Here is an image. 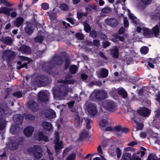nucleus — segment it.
<instances>
[{
	"label": "nucleus",
	"mask_w": 160,
	"mask_h": 160,
	"mask_svg": "<svg viewBox=\"0 0 160 160\" xmlns=\"http://www.w3.org/2000/svg\"><path fill=\"white\" fill-rule=\"evenodd\" d=\"M12 95L18 98H19L22 97L23 93L19 91H17L13 93Z\"/></svg>",
	"instance_id": "50"
},
{
	"label": "nucleus",
	"mask_w": 160,
	"mask_h": 160,
	"mask_svg": "<svg viewBox=\"0 0 160 160\" xmlns=\"http://www.w3.org/2000/svg\"><path fill=\"white\" fill-rule=\"evenodd\" d=\"M98 36L103 40H107L108 39L107 36L101 31H98Z\"/></svg>",
	"instance_id": "41"
},
{
	"label": "nucleus",
	"mask_w": 160,
	"mask_h": 160,
	"mask_svg": "<svg viewBox=\"0 0 160 160\" xmlns=\"http://www.w3.org/2000/svg\"><path fill=\"white\" fill-rule=\"evenodd\" d=\"M20 59L22 61H27V62L26 63H30L33 61L32 59L25 56H21Z\"/></svg>",
	"instance_id": "44"
},
{
	"label": "nucleus",
	"mask_w": 160,
	"mask_h": 160,
	"mask_svg": "<svg viewBox=\"0 0 160 160\" xmlns=\"http://www.w3.org/2000/svg\"><path fill=\"white\" fill-rule=\"evenodd\" d=\"M63 58L65 61L64 68L65 69L67 70L70 67L71 61L69 57L66 55H64Z\"/></svg>",
	"instance_id": "27"
},
{
	"label": "nucleus",
	"mask_w": 160,
	"mask_h": 160,
	"mask_svg": "<svg viewBox=\"0 0 160 160\" xmlns=\"http://www.w3.org/2000/svg\"><path fill=\"white\" fill-rule=\"evenodd\" d=\"M36 83L42 86H45L49 83L48 78L44 76L41 75L38 76L35 79Z\"/></svg>",
	"instance_id": "5"
},
{
	"label": "nucleus",
	"mask_w": 160,
	"mask_h": 160,
	"mask_svg": "<svg viewBox=\"0 0 160 160\" xmlns=\"http://www.w3.org/2000/svg\"><path fill=\"white\" fill-rule=\"evenodd\" d=\"M59 7L62 10L65 11H68L69 9L68 5L65 3L61 4Z\"/></svg>",
	"instance_id": "38"
},
{
	"label": "nucleus",
	"mask_w": 160,
	"mask_h": 160,
	"mask_svg": "<svg viewBox=\"0 0 160 160\" xmlns=\"http://www.w3.org/2000/svg\"><path fill=\"white\" fill-rule=\"evenodd\" d=\"M144 127V125L143 124L141 123H137V126L136 127L137 130H141Z\"/></svg>",
	"instance_id": "58"
},
{
	"label": "nucleus",
	"mask_w": 160,
	"mask_h": 160,
	"mask_svg": "<svg viewBox=\"0 0 160 160\" xmlns=\"http://www.w3.org/2000/svg\"><path fill=\"white\" fill-rule=\"evenodd\" d=\"M11 89L9 88H7L5 91V98H7L9 95L11 94Z\"/></svg>",
	"instance_id": "49"
},
{
	"label": "nucleus",
	"mask_w": 160,
	"mask_h": 160,
	"mask_svg": "<svg viewBox=\"0 0 160 160\" xmlns=\"http://www.w3.org/2000/svg\"><path fill=\"white\" fill-rule=\"evenodd\" d=\"M87 20L83 22V24L84 26V29L87 32H89L91 30V28L89 24L87 22Z\"/></svg>",
	"instance_id": "35"
},
{
	"label": "nucleus",
	"mask_w": 160,
	"mask_h": 160,
	"mask_svg": "<svg viewBox=\"0 0 160 160\" xmlns=\"http://www.w3.org/2000/svg\"><path fill=\"white\" fill-rule=\"evenodd\" d=\"M55 144L54 146L56 154H58L60 152V150L63 148V145L62 141L54 142Z\"/></svg>",
	"instance_id": "16"
},
{
	"label": "nucleus",
	"mask_w": 160,
	"mask_h": 160,
	"mask_svg": "<svg viewBox=\"0 0 160 160\" xmlns=\"http://www.w3.org/2000/svg\"><path fill=\"white\" fill-rule=\"evenodd\" d=\"M2 55L7 57V59L10 61L13 58L14 56V52L10 50L4 51L2 52Z\"/></svg>",
	"instance_id": "12"
},
{
	"label": "nucleus",
	"mask_w": 160,
	"mask_h": 160,
	"mask_svg": "<svg viewBox=\"0 0 160 160\" xmlns=\"http://www.w3.org/2000/svg\"><path fill=\"white\" fill-rule=\"evenodd\" d=\"M38 138L39 141L43 140L44 142H46L48 141V137L47 136L44 135L43 132H39Z\"/></svg>",
	"instance_id": "28"
},
{
	"label": "nucleus",
	"mask_w": 160,
	"mask_h": 160,
	"mask_svg": "<svg viewBox=\"0 0 160 160\" xmlns=\"http://www.w3.org/2000/svg\"><path fill=\"white\" fill-rule=\"evenodd\" d=\"M97 100L101 101L107 98V93L103 90H98L94 91L92 94Z\"/></svg>",
	"instance_id": "6"
},
{
	"label": "nucleus",
	"mask_w": 160,
	"mask_h": 160,
	"mask_svg": "<svg viewBox=\"0 0 160 160\" xmlns=\"http://www.w3.org/2000/svg\"><path fill=\"white\" fill-rule=\"evenodd\" d=\"M34 131V129L31 126L26 127L24 130L23 133L27 137H29L31 136Z\"/></svg>",
	"instance_id": "15"
},
{
	"label": "nucleus",
	"mask_w": 160,
	"mask_h": 160,
	"mask_svg": "<svg viewBox=\"0 0 160 160\" xmlns=\"http://www.w3.org/2000/svg\"><path fill=\"white\" fill-rule=\"evenodd\" d=\"M42 125L44 129L47 131H50L52 129V125L50 122L44 121L42 123Z\"/></svg>",
	"instance_id": "22"
},
{
	"label": "nucleus",
	"mask_w": 160,
	"mask_h": 160,
	"mask_svg": "<svg viewBox=\"0 0 160 160\" xmlns=\"http://www.w3.org/2000/svg\"><path fill=\"white\" fill-rule=\"evenodd\" d=\"M24 21V18L22 17H19L15 19L12 22L13 25L17 27H20L23 23Z\"/></svg>",
	"instance_id": "17"
},
{
	"label": "nucleus",
	"mask_w": 160,
	"mask_h": 160,
	"mask_svg": "<svg viewBox=\"0 0 160 160\" xmlns=\"http://www.w3.org/2000/svg\"><path fill=\"white\" fill-rule=\"evenodd\" d=\"M152 30L153 34H154L155 37H158V34L159 32V29L158 25H156L152 28Z\"/></svg>",
	"instance_id": "32"
},
{
	"label": "nucleus",
	"mask_w": 160,
	"mask_h": 160,
	"mask_svg": "<svg viewBox=\"0 0 160 160\" xmlns=\"http://www.w3.org/2000/svg\"><path fill=\"white\" fill-rule=\"evenodd\" d=\"M105 22L107 24L112 28H116L119 24L118 21L114 18H107L105 20Z\"/></svg>",
	"instance_id": "7"
},
{
	"label": "nucleus",
	"mask_w": 160,
	"mask_h": 160,
	"mask_svg": "<svg viewBox=\"0 0 160 160\" xmlns=\"http://www.w3.org/2000/svg\"><path fill=\"white\" fill-rule=\"evenodd\" d=\"M10 148V149L15 150L19 148V145L16 141H13L11 142Z\"/></svg>",
	"instance_id": "33"
},
{
	"label": "nucleus",
	"mask_w": 160,
	"mask_h": 160,
	"mask_svg": "<svg viewBox=\"0 0 160 160\" xmlns=\"http://www.w3.org/2000/svg\"><path fill=\"white\" fill-rule=\"evenodd\" d=\"M1 41L7 45H11L12 44V41L11 38L8 37H2L1 39Z\"/></svg>",
	"instance_id": "24"
},
{
	"label": "nucleus",
	"mask_w": 160,
	"mask_h": 160,
	"mask_svg": "<svg viewBox=\"0 0 160 160\" xmlns=\"http://www.w3.org/2000/svg\"><path fill=\"white\" fill-rule=\"evenodd\" d=\"M76 158V154L75 153H72L68 156L66 160H75Z\"/></svg>",
	"instance_id": "52"
},
{
	"label": "nucleus",
	"mask_w": 160,
	"mask_h": 160,
	"mask_svg": "<svg viewBox=\"0 0 160 160\" xmlns=\"http://www.w3.org/2000/svg\"><path fill=\"white\" fill-rule=\"evenodd\" d=\"M143 35L147 38H151L153 36L152 30H149L147 28H143Z\"/></svg>",
	"instance_id": "19"
},
{
	"label": "nucleus",
	"mask_w": 160,
	"mask_h": 160,
	"mask_svg": "<svg viewBox=\"0 0 160 160\" xmlns=\"http://www.w3.org/2000/svg\"><path fill=\"white\" fill-rule=\"evenodd\" d=\"M41 8L44 10H47L49 8V4L46 2L42 3L41 4Z\"/></svg>",
	"instance_id": "53"
},
{
	"label": "nucleus",
	"mask_w": 160,
	"mask_h": 160,
	"mask_svg": "<svg viewBox=\"0 0 160 160\" xmlns=\"http://www.w3.org/2000/svg\"><path fill=\"white\" fill-rule=\"evenodd\" d=\"M87 109L89 114L92 116H95L97 113V108L94 104L92 103L88 104L87 106Z\"/></svg>",
	"instance_id": "10"
},
{
	"label": "nucleus",
	"mask_w": 160,
	"mask_h": 160,
	"mask_svg": "<svg viewBox=\"0 0 160 160\" xmlns=\"http://www.w3.org/2000/svg\"><path fill=\"white\" fill-rule=\"evenodd\" d=\"M66 20L72 24L74 25V26H76L78 25V22H74V21L72 18H67Z\"/></svg>",
	"instance_id": "45"
},
{
	"label": "nucleus",
	"mask_w": 160,
	"mask_h": 160,
	"mask_svg": "<svg viewBox=\"0 0 160 160\" xmlns=\"http://www.w3.org/2000/svg\"><path fill=\"white\" fill-rule=\"evenodd\" d=\"M28 107L34 112L38 111L39 110L38 104L32 100H30L27 103Z\"/></svg>",
	"instance_id": "8"
},
{
	"label": "nucleus",
	"mask_w": 160,
	"mask_h": 160,
	"mask_svg": "<svg viewBox=\"0 0 160 160\" xmlns=\"http://www.w3.org/2000/svg\"><path fill=\"white\" fill-rule=\"evenodd\" d=\"M68 93L67 89L64 85L59 86L58 88L53 90L52 94L54 98H60L65 96Z\"/></svg>",
	"instance_id": "2"
},
{
	"label": "nucleus",
	"mask_w": 160,
	"mask_h": 160,
	"mask_svg": "<svg viewBox=\"0 0 160 160\" xmlns=\"http://www.w3.org/2000/svg\"><path fill=\"white\" fill-rule=\"evenodd\" d=\"M15 141L19 146L23 145L25 141V138L23 137H19Z\"/></svg>",
	"instance_id": "34"
},
{
	"label": "nucleus",
	"mask_w": 160,
	"mask_h": 160,
	"mask_svg": "<svg viewBox=\"0 0 160 160\" xmlns=\"http://www.w3.org/2000/svg\"><path fill=\"white\" fill-rule=\"evenodd\" d=\"M110 54L111 56L113 58H117L119 57V49L117 47L110 50Z\"/></svg>",
	"instance_id": "21"
},
{
	"label": "nucleus",
	"mask_w": 160,
	"mask_h": 160,
	"mask_svg": "<svg viewBox=\"0 0 160 160\" xmlns=\"http://www.w3.org/2000/svg\"><path fill=\"white\" fill-rule=\"evenodd\" d=\"M110 44L111 43L108 41L103 42H102L103 47L104 48H106L110 46Z\"/></svg>",
	"instance_id": "59"
},
{
	"label": "nucleus",
	"mask_w": 160,
	"mask_h": 160,
	"mask_svg": "<svg viewBox=\"0 0 160 160\" xmlns=\"http://www.w3.org/2000/svg\"><path fill=\"white\" fill-rule=\"evenodd\" d=\"M63 62L62 56L57 54L54 56L52 60L45 62L43 68L48 74L51 75L53 73L52 68L56 65H61Z\"/></svg>",
	"instance_id": "1"
},
{
	"label": "nucleus",
	"mask_w": 160,
	"mask_h": 160,
	"mask_svg": "<svg viewBox=\"0 0 160 160\" xmlns=\"http://www.w3.org/2000/svg\"><path fill=\"white\" fill-rule=\"evenodd\" d=\"M38 98L39 100L42 102L47 101L48 99L47 94L43 91H40L38 92Z\"/></svg>",
	"instance_id": "14"
},
{
	"label": "nucleus",
	"mask_w": 160,
	"mask_h": 160,
	"mask_svg": "<svg viewBox=\"0 0 160 160\" xmlns=\"http://www.w3.org/2000/svg\"><path fill=\"white\" fill-rule=\"evenodd\" d=\"M77 18L78 20H80L83 16V12L81 11H78L77 12Z\"/></svg>",
	"instance_id": "62"
},
{
	"label": "nucleus",
	"mask_w": 160,
	"mask_h": 160,
	"mask_svg": "<svg viewBox=\"0 0 160 160\" xmlns=\"http://www.w3.org/2000/svg\"><path fill=\"white\" fill-rule=\"evenodd\" d=\"M90 35L93 38H95L98 36V31L97 32L95 30H92L90 32Z\"/></svg>",
	"instance_id": "39"
},
{
	"label": "nucleus",
	"mask_w": 160,
	"mask_h": 160,
	"mask_svg": "<svg viewBox=\"0 0 160 160\" xmlns=\"http://www.w3.org/2000/svg\"><path fill=\"white\" fill-rule=\"evenodd\" d=\"M140 50L141 53L146 54L148 52L149 48L147 46H143L141 48Z\"/></svg>",
	"instance_id": "37"
},
{
	"label": "nucleus",
	"mask_w": 160,
	"mask_h": 160,
	"mask_svg": "<svg viewBox=\"0 0 160 160\" xmlns=\"http://www.w3.org/2000/svg\"><path fill=\"white\" fill-rule=\"evenodd\" d=\"M19 50L23 53H31V49L30 48L26 45H24L22 46L19 48Z\"/></svg>",
	"instance_id": "23"
},
{
	"label": "nucleus",
	"mask_w": 160,
	"mask_h": 160,
	"mask_svg": "<svg viewBox=\"0 0 160 160\" xmlns=\"http://www.w3.org/2000/svg\"><path fill=\"white\" fill-rule=\"evenodd\" d=\"M103 107L106 110L114 112L117 108V104L111 100H106L103 102Z\"/></svg>",
	"instance_id": "4"
},
{
	"label": "nucleus",
	"mask_w": 160,
	"mask_h": 160,
	"mask_svg": "<svg viewBox=\"0 0 160 160\" xmlns=\"http://www.w3.org/2000/svg\"><path fill=\"white\" fill-rule=\"evenodd\" d=\"M122 160H131V154L129 153H124L122 158Z\"/></svg>",
	"instance_id": "36"
},
{
	"label": "nucleus",
	"mask_w": 160,
	"mask_h": 160,
	"mask_svg": "<svg viewBox=\"0 0 160 160\" xmlns=\"http://www.w3.org/2000/svg\"><path fill=\"white\" fill-rule=\"evenodd\" d=\"M160 16V12H157L154 15H152L151 16V18L152 20H158L159 17Z\"/></svg>",
	"instance_id": "43"
},
{
	"label": "nucleus",
	"mask_w": 160,
	"mask_h": 160,
	"mask_svg": "<svg viewBox=\"0 0 160 160\" xmlns=\"http://www.w3.org/2000/svg\"><path fill=\"white\" fill-rule=\"evenodd\" d=\"M118 94L120 95L123 98H126L128 97V93L123 88L119 89L118 90Z\"/></svg>",
	"instance_id": "31"
},
{
	"label": "nucleus",
	"mask_w": 160,
	"mask_h": 160,
	"mask_svg": "<svg viewBox=\"0 0 160 160\" xmlns=\"http://www.w3.org/2000/svg\"><path fill=\"white\" fill-rule=\"evenodd\" d=\"M110 11V8L109 7L104 8L101 10V12L103 13H108Z\"/></svg>",
	"instance_id": "60"
},
{
	"label": "nucleus",
	"mask_w": 160,
	"mask_h": 160,
	"mask_svg": "<svg viewBox=\"0 0 160 160\" xmlns=\"http://www.w3.org/2000/svg\"><path fill=\"white\" fill-rule=\"evenodd\" d=\"M88 133L86 130H83L79 135V137L78 139V141H82L83 140L87 138L88 135Z\"/></svg>",
	"instance_id": "25"
},
{
	"label": "nucleus",
	"mask_w": 160,
	"mask_h": 160,
	"mask_svg": "<svg viewBox=\"0 0 160 160\" xmlns=\"http://www.w3.org/2000/svg\"><path fill=\"white\" fill-rule=\"evenodd\" d=\"M74 115L75 127L77 128L79 127L80 125H82L83 119L80 116L79 113L78 112H75Z\"/></svg>",
	"instance_id": "9"
},
{
	"label": "nucleus",
	"mask_w": 160,
	"mask_h": 160,
	"mask_svg": "<svg viewBox=\"0 0 160 160\" xmlns=\"http://www.w3.org/2000/svg\"><path fill=\"white\" fill-rule=\"evenodd\" d=\"M61 82L64 83L73 84L75 82L73 79L67 80L66 78H65L64 80H61Z\"/></svg>",
	"instance_id": "40"
},
{
	"label": "nucleus",
	"mask_w": 160,
	"mask_h": 160,
	"mask_svg": "<svg viewBox=\"0 0 160 160\" xmlns=\"http://www.w3.org/2000/svg\"><path fill=\"white\" fill-rule=\"evenodd\" d=\"M29 63H28L25 62L24 63H23L22 64H21V65H20V66H19L18 67V69L19 70L20 69H21L22 68H25L26 69H27L28 68V67L27 66V65L28 64H29Z\"/></svg>",
	"instance_id": "61"
},
{
	"label": "nucleus",
	"mask_w": 160,
	"mask_h": 160,
	"mask_svg": "<svg viewBox=\"0 0 160 160\" xmlns=\"http://www.w3.org/2000/svg\"><path fill=\"white\" fill-rule=\"evenodd\" d=\"M116 153L118 158H120L121 156V150L119 148H116Z\"/></svg>",
	"instance_id": "64"
},
{
	"label": "nucleus",
	"mask_w": 160,
	"mask_h": 160,
	"mask_svg": "<svg viewBox=\"0 0 160 160\" xmlns=\"http://www.w3.org/2000/svg\"><path fill=\"white\" fill-rule=\"evenodd\" d=\"M34 40L37 42L42 43L43 40V38L42 36H37L35 38Z\"/></svg>",
	"instance_id": "46"
},
{
	"label": "nucleus",
	"mask_w": 160,
	"mask_h": 160,
	"mask_svg": "<svg viewBox=\"0 0 160 160\" xmlns=\"http://www.w3.org/2000/svg\"><path fill=\"white\" fill-rule=\"evenodd\" d=\"M60 141V135L58 131H56L55 133V138L54 142H59Z\"/></svg>",
	"instance_id": "51"
},
{
	"label": "nucleus",
	"mask_w": 160,
	"mask_h": 160,
	"mask_svg": "<svg viewBox=\"0 0 160 160\" xmlns=\"http://www.w3.org/2000/svg\"><path fill=\"white\" fill-rule=\"evenodd\" d=\"M28 151L29 152L32 153L33 156L36 158H40L43 155L42 150L41 147L38 145H34L33 147L28 148Z\"/></svg>",
	"instance_id": "3"
},
{
	"label": "nucleus",
	"mask_w": 160,
	"mask_h": 160,
	"mask_svg": "<svg viewBox=\"0 0 160 160\" xmlns=\"http://www.w3.org/2000/svg\"><path fill=\"white\" fill-rule=\"evenodd\" d=\"M35 117L34 115L31 114H28L26 115V118L30 120H34Z\"/></svg>",
	"instance_id": "55"
},
{
	"label": "nucleus",
	"mask_w": 160,
	"mask_h": 160,
	"mask_svg": "<svg viewBox=\"0 0 160 160\" xmlns=\"http://www.w3.org/2000/svg\"><path fill=\"white\" fill-rule=\"evenodd\" d=\"M46 117L48 118L52 119L56 116V114L55 111L52 109L47 110L45 112Z\"/></svg>",
	"instance_id": "18"
},
{
	"label": "nucleus",
	"mask_w": 160,
	"mask_h": 160,
	"mask_svg": "<svg viewBox=\"0 0 160 160\" xmlns=\"http://www.w3.org/2000/svg\"><path fill=\"white\" fill-rule=\"evenodd\" d=\"M6 126L5 122L4 120L0 119V130H2Z\"/></svg>",
	"instance_id": "47"
},
{
	"label": "nucleus",
	"mask_w": 160,
	"mask_h": 160,
	"mask_svg": "<svg viewBox=\"0 0 160 160\" xmlns=\"http://www.w3.org/2000/svg\"><path fill=\"white\" fill-rule=\"evenodd\" d=\"M108 123L107 120L105 119H102L99 122V125L102 127H105Z\"/></svg>",
	"instance_id": "54"
},
{
	"label": "nucleus",
	"mask_w": 160,
	"mask_h": 160,
	"mask_svg": "<svg viewBox=\"0 0 160 160\" xmlns=\"http://www.w3.org/2000/svg\"><path fill=\"white\" fill-rule=\"evenodd\" d=\"M23 119L22 116L20 114H15L13 116V120L18 125L22 124Z\"/></svg>",
	"instance_id": "13"
},
{
	"label": "nucleus",
	"mask_w": 160,
	"mask_h": 160,
	"mask_svg": "<svg viewBox=\"0 0 160 160\" xmlns=\"http://www.w3.org/2000/svg\"><path fill=\"white\" fill-rule=\"evenodd\" d=\"M75 36L78 40H83L84 39V37L82 34L79 32L77 33Z\"/></svg>",
	"instance_id": "48"
},
{
	"label": "nucleus",
	"mask_w": 160,
	"mask_h": 160,
	"mask_svg": "<svg viewBox=\"0 0 160 160\" xmlns=\"http://www.w3.org/2000/svg\"><path fill=\"white\" fill-rule=\"evenodd\" d=\"M101 77L103 78L107 77L108 75V70L105 68H102L101 69L100 72Z\"/></svg>",
	"instance_id": "30"
},
{
	"label": "nucleus",
	"mask_w": 160,
	"mask_h": 160,
	"mask_svg": "<svg viewBox=\"0 0 160 160\" xmlns=\"http://www.w3.org/2000/svg\"><path fill=\"white\" fill-rule=\"evenodd\" d=\"M14 10L12 8H9L7 7H1L0 8V13H3L8 16L10 15V12Z\"/></svg>",
	"instance_id": "20"
},
{
	"label": "nucleus",
	"mask_w": 160,
	"mask_h": 160,
	"mask_svg": "<svg viewBox=\"0 0 160 160\" xmlns=\"http://www.w3.org/2000/svg\"><path fill=\"white\" fill-rule=\"evenodd\" d=\"M93 45L98 48L100 46V41L98 39H94L93 41Z\"/></svg>",
	"instance_id": "57"
},
{
	"label": "nucleus",
	"mask_w": 160,
	"mask_h": 160,
	"mask_svg": "<svg viewBox=\"0 0 160 160\" xmlns=\"http://www.w3.org/2000/svg\"><path fill=\"white\" fill-rule=\"evenodd\" d=\"M24 29L25 33L28 35H30L33 32V27L31 25L27 24L26 25Z\"/></svg>",
	"instance_id": "26"
},
{
	"label": "nucleus",
	"mask_w": 160,
	"mask_h": 160,
	"mask_svg": "<svg viewBox=\"0 0 160 160\" xmlns=\"http://www.w3.org/2000/svg\"><path fill=\"white\" fill-rule=\"evenodd\" d=\"M147 160H160V158H156L152 154H149L148 158Z\"/></svg>",
	"instance_id": "56"
},
{
	"label": "nucleus",
	"mask_w": 160,
	"mask_h": 160,
	"mask_svg": "<svg viewBox=\"0 0 160 160\" xmlns=\"http://www.w3.org/2000/svg\"><path fill=\"white\" fill-rule=\"evenodd\" d=\"M78 67L76 65H72L69 67V72L71 74H74L78 71Z\"/></svg>",
	"instance_id": "29"
},
{
	"label": "nucleus",
	"mask_w": 160,
	"mask_h": 160,
	"mask_svg": "<svg viewBox=\"0 0 160 160\" xmlns=\"http://www.w3.org/2000/svg\"><path fill=\"white\" fill-rule=\"evenodd\" d=\"M125 32V29L122 27L120 28L118 32V34L119 35H121L123 33Z\"/></svg>",
	"instance_id": "63"
},
{
	"label": "nucleus",
	"mask_w": 160,
	"mask_h": 160,
	"mask_svg": "<svg viewBox=\"0 0 160 160\" xmlns=\"http://www.w3.org/2000/svg\"><path fill=\"white\" fill-rule=\"evenodd\" d=\"M151 110L143 107L140 108L137 110V112L141 116L143 117H148L150 115Z\"/></svg>",
	"instance_id": "11"
},
{
	"label": "nucleus",
	"mask_w": 160,
	"mask_h": 160,
	"mask_svg": "<svg viewBox=\"0 0 160 160\" xmlns=\"http://www.w3.org/2000/svg\"><path fill=\"white\" fill-rule=\"evenodd\" d=\"M129 18L131 19L132 21L135 24H137V21L136 20L137 19V18L133 15V14H130L129 15Z\"/></svg>",
	"instance_id": "42"
}]
</instances>
